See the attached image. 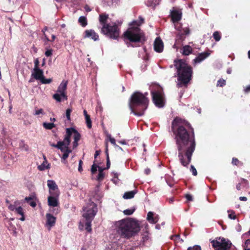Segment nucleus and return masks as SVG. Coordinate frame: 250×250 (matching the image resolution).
Masks as SVG:
<instances>
[{"instance_id": "obj_1", "label": "nucleus", "mask_w": 250, "mask_h": 250, "mask_svg": "<svg viewBox=\"0 0 250 250\" xmlns=\"http://www.w3.org/2000/svg\"><path fill=\"white\" fill-rule=\"evenodd\" d=\"M186 126H190L189 124L180 118H176L172 123L176 135L179 160L184 167H187L190 162L195 146L194 134L190 136Z\"/></svg>"}, {"instance_id": "obj_2", "label": "nucleus", "mask_w": 250, "mask_h": 250, "mask_svg": "<svg viewBox=\"0 0 250 250\" xmlns=\"http://www.w3.org/2000/svg\"><path fill=\"white\" fill-rule=\"evenodd\" d=\"M114 227L117 234L121 237L125 238H130L139 230L138 222L131 219L117 221L114 224Z\"/></svg>"}, {"instance_id": "obj_3", "label": "nucleus", "mask_w": 250, "mask_h": 250, "mask_svg": "<svg viewBox=\"0 0 250 250\" xmlns=\"http://www.w3.org/2000/svg\"><path fill=\"white\" fill-rule=\"evenodd\" d=\"M72 135L73 136L74 138V142L73 143V148H75L78 146V141L80 140L81 135L73 128H66V135L63 140L58 142V146H57L63 153L62 156V159L63 161H65L68 158L69 153L71 152V150L69 149L68 146L71 142L70 138ZM63 163H65V162L64 161Z\"/></svg>"}, {"instance_id": "obj_4", "label": "nucleus", "mask_w": 250, "mask_h": 250, "mask_svg": "<svg viewBox=\"0 0 250 250\" xmlns=\"http://www.w3.org/2000/svg\"><path fill=\"white\" fill-rule=\"evenodd\" d=\"M174 65L177 70L179 82L177 83L178 87H182L187 84L191 79L192 71L191 67L183 60L174 61Z\"/></svg>"}, {"instance_id": "obj_5", "label": "nucleus", "mask_w": 250, "mask_h": 250, "mask_svg": "<svg viewBox=\"0 0 250 250\" xmlns=\"http://www.w3.org/2000/svg\"><path fill=\"white\" fill-rule=\"evenodd\" d=\"M108 15H100L99 21L102 25V32L110 38L116 40L119 36V29L115 22H108Z\"/></svg>"}, {"instance_id": "obj_6", "label": "nucleus", "mask_w": 250, "mask_h": 250, "mask_svg": "<svg viewBox=\"0 0 250 250\" xmlns=\"http://www.w3.org/2000/svg\"><path fill=\"white\" fill-rule=\"evenodd\" d=\"M141 22L134 21L131 23L132 27H130L124 33V37L125 39L129 40L131 42H139L143 37V34L141 32L138 26L143 22V19H141Z\"/></svg>"}, {"instance_id": "obj_7", "label": "nucleus", "mask_w": 250, "mask_h": 250, "mask_svg": "<svg viewBox=\"0 0 250 250\" xmlns=\"http://www.w3.org/2000/svg\"><path fill=\"white\" fill-rule=\"evenodd\" d=\"M146 95L147 93H145L144 94L139 92L133 93L129 100V106L131 109L138 106L147 108L149 100L146 97Z\"/></svg>"}, {"instance_id": "obj_8", "label": "nucleus", "mask_w": 250, "mask_h": 250, "mask_svg": "<svg viewBox=\"0 0 250 250\" xmlns=\"http://www.w3.org/2000/svg\"><path fill=\"white\" fill-rule=\"evenodd\" d=\"M155 87V89H152L151 91L153 103L156 107L163 108L165 104V100L162 90L159 86H156Z\"/></svg>"}, {"instance_id": "obj_9", "label": "nucleus", "mask_w": 250, "mask_h": 250, "mask_svg": "<svg viewBox=\"0 0 250 250\" xmlns=\"http://www.w3.org/2000/svg\"><path fill=\"white\" fill-rule=\"evenodd\" d=\"M97 212V207L93 202L89 203L83 208V216L86 220L92 221Z\"/></svg>"}, {"instance_id": "obj_10", "label": "nucleus", "mask_w": 250, "mask_h": 250, "mask_svg": "<svg viewBox=\"0 0 250 250\" xmlns=\"http://www.w3.org/2000/svg\"><path fill=\"white\" fill-rule=\"evenodd\" d=\"M215 250H229L231 243L224 238H218L211 241Z\"/></svg>"}, {"instance_id": "obj_11", "label": "nucleus", "mask_w": 250, "mask_h": 250, "mask_svg": "<svg viewBox=\"0 0 250 250\" xmlns=\"http://www.w3.org/2000/svg\"><path fill=\"white\" fill-rule=\"evenodd\" d=\"M8 208L11 211H14L16 214L21 216V217L19 219L20 220L24 221L25 220L24 210L20 206L19 201H17L14 202L13 204H10Z\"/></svg>"}, {"instance_id": "obj_12", "label": "nucleus", "mask_w": 250, "mask_h": 250, "mask_svg": "<svg viewBox=\"0 0 250 250\" xmlns=\"http://www.w3.org/2000/svg\"><path fill=\"white\" fill-rule=\"evenodd\" d=\"M47 186L49 188V195L59 196L60 191L59 190L58 186L57 185L55 181L51 180H48L47 181Z\"/></svg>"}, {"instance_id": "obj_13", "label": "nucleus", "mask_w": 250, "mask_h": 250, "mask_svg": "<svg viewBox=\"0 0 250 250\" xmlns=\"http://www.w3.org/2000/svg\"><path fill=\"white\" fill-rule=\"evenodd\" d=\"M46 226L48 230L54 226L56 222V218L50 213H47L46 215Z\"/></svg>"}, {"instance_id": "obj_14", "label": "nucleus", "mask_w": 250, "mask_h": 250, "mask_svg": "<svg viewBox=\"0 0 250 250\" xmlns=\"http://www.w3.org/2000/svg\"><path fill=\"white\" fill-rule=\"evenodd\" d=\"M59 197L56 195H49L47 198L48 206L52 207H57L59 205Z\"/></svg>"}, {"instance_id": "obj_15", "label": "nucleus", "mask_w": 250, "mask_h": 250, "mask_svg": "<svg viewBox=\"0 0 250 250\" xmlns=\"http://www.w3.org/2000/svg\"><path fill=\"white\" fill-rule=\"evenodd\" d=\"M164 44L162 41L159 37L157 38L154 42V49L155 51L160 53L163 50Z\"/></svg>"}, {"instance_id": "obj_16", "label": "nucleus", "mask_w": 250, "mask_h": 250, "mask_svg": "<svg viewBox=\"0 0 250 250\" xmlns=\"http://www.w3.org/2000/svg\"><path fill=\"white\" fill-rule=\"evenodd\" d=\"M84 38H90L93 40L94 41H96L99 40L98 35L92 29L87 30L84 32Z\"/></svg>"}, {"instance_id": "obj_17", "label": "nucleus", "mask_w": 250, "mask_h": 250, "mask_svg": "<svg viewBox=\"0 0 250 250\" xmlns=\"http://www.w3.org/2000/svg\"><path fill=\"white\" fill-rule=\"evenodd\" d=\"M32 76H33L35 79L40 80L43 76V71L39 68H33V70L32 73Z\"/></svg>"}, {"instance_id": "obj_18", "label": "nucleus", "mask_w": 250, "mask_h": 250, "mask_svg": "<svg viewBox=\"0 0 250 250\" xmlns=\"http://www.w3.org/2000/svg\"><path fill=\"white\" fill-rule=\"evenodd\" d=\"M53 98L58 102H61L67 100V96L66 94H62L56 92L53 96Z\"/></svg>"}, {"instance_id": "obj_19", "label": "nucleus", "mask_w": 250, "mask_h": 250, "mask_svg": "<svg viewBox=\"0 0 250 250\" xmlns=\"http://www.w3.org/2000/svg\"><path fill=\"white\" fill-rule=\"evenodd\" d=\"M67 81L63 80L59 85L56 92L66 94L65 91L67 88Z\"/></svg>"}, {"instance_id": "obj_20", "label": "nucleus", "mask_w": 250, "mask_h": 250, "mask_svg": "<svg viewBox=\"0 0 250 250\" xmlns=\"http://www.w3.org/2000/svg\"><path fill=\"white\" fill-rule=\"evenodd\" d=\"M171 14L172 20L173 22H177L181 19L182 13L180 11L174 10L172 11Z\"/></svg>"}, {"instance_id": "obj_21", "label": "nucleus", "mask_w": 250, "mask_h": 250, "mask_svg": "<svg viewBox=\"0 0 250 250\" xmlns=\"http://www.w3.org/2000/svg\"><path fill=\"white\" fill-rule=\"evenodd\" d=\"M147 219L150 223L155 224L158 221V215L154 216L153 213L151 211H149L147 215Z\"/></svg>"}, {"instance_id": "obj_22", "label": "nucleus", "mask_w": 250, "mask_h": 250, "mask_svg": "<svg viewBox=\"0 0 250 250\" xmlns=\"http://www.w3.org/2000/svg\"><path fill=\"white\" fill-rule=\"evenodd\" d=\"M209 54L208 53H202L200 54L195 59L194 62L195 63H200L204 60H205L206 58H207L209 56Z\"/></svg>"}, {"instance_id": "obj_23", "label": "nucleus", "mask_w": 250, "mask_h": 250, "mask_svg": "<svg viewBox=\"0 0 250 250\" xmlns=\"http://www.w3.org/2000/svg\"><path fill=\"white\" fill-rule=\"evenodd\" d=\"M49 168L50 165L48 163L45 157H44L43 162L41 165L38 166V168L41 171H43L45 169H49Z\"/></svg>"}, {"instance_id": "obj_24", "label": "nucleus", "mask_w": 250, "mask_h": 250, "mask_svg": "<svg viewBox=\"0 0 250 250\" xmlns=\"http://www.w3.org/2000/svg\"><path fill=\"white\" fill-rule=\"evenodd\" d=\"M136 193H137V190H136L126 192L124 194L123 198L125 199H131L134 197V195Z\"/></svg>"}, {"instance_id": "obj_25", "label": "nucleus", "mask_w": 250, "mask_h": 250, "mask_svg": "<svg viewBox=\"0 0 250 250\" xmlns=\"http://www.w3.org/2000/svg\"><path fill=\"white\" fill-rule=\"evenodd\" d=\"M182 54L184 55H188L192 53V49L189 45H185L183 47Z\"/></svg>"}, {"instance_id": "obj_26", "label": "nucleus", "mask_w": 250, "mask_h": 250, "mask_svg": "<svg viewBox=\"0 0 250 250\" xmlns=\"http://www.w3.org/2000/svg\"><path fill=\"white\" fill-rule=\"evenodd\" d=\"M84 115L85 116L87 126L89 128H90L91 127V122L90 116L87 113L86 110H84Z\"/></svg>"}, {"instance_id": "obj_27", "label": "nucleus", "mask_w": 250, "mask_h": 250, "mask_svg": "<svg viewBox=\"0 0 250 250\" xmlns=\"http://www.w3.org/2000/svg\"><path fill=\"white\" fill-rule=\"evenodd\" d=\"M25 200L32 207L36 206V203L33 200L31 197H26Z\"/></svg>"}, {"instance_id": "obj_28", "label": "nucleus", "mask_w": 250, "mask_h": 250, "mask_svg": "<svg viewBox=\"0 0 250 250\" xmlns=\"http://www.w3.org/2000/svg\"><path fill=\"white\" fill-rule=\"evenodd\" d=\"M43 126L46 129H51L55 126L53 123H43Z\"/></svg>"}, {"instance_id": "obj_29", "label": "nucleus", "mask_w": 250, "mask_h": 250, "mask_svg": "<svg viewBox=\"0 0 250 250\" xmlns=\"http://www.w3.org/2000/svg\"><path fill=\"white\" fill-rule=\"evenodd\" d=\"M130 114H132L136 116H141L144 114V110H131Z\"/></svg>"}, {"instance_id": "obj_30", "label": "nucleus", "mask_w": 250, "mask_h": 250, "mask_svg": "<svg viewBox=\"0 0 250 250\" xmlns=\"http://www.w3.org/2000/svg\"><path fill=\"white\" fill-rule=\"evenodd\" d=\"M79 21L83 27H84L87 25L86 19L83 16H81L79 18Z\"/></svg>"}, {"instance_id": "obj_31", "label": "nucleus", "mask_w": 250, "mask_h": 250, "mask_svg": "<svg viewBox=\"0 0 250 250\" xmlns=\"http://www.w3.org/2000/svg\"><path fill=\"white\" fill-rule=\"evenodd\" d=\"M213 37L216 42H218L220 40L221 36L219 32L218 31H215L213 33Z\"/></svg>"}, {"instance_id": "obj_32", "label": "nucleus", "mask_w": 250, "mask_h": 250, "mask_svg": "<svg viewBox=\"0 0 250 250\" xmlns=\"http://www.w3.org/2000/svg\"><path fill=\"white\" fill-rule=\"evenodd\" d=\"M40 82L43 84L50 83L52 80L51 79H45L44 76L40 80Z\"/></svg>"}, {"instance_id": "obj_33", "label": "nucleus", "mask_w": 250, "mask_h": 250, "mask_svg": "<svg viewBox=\"0 0 250 250\" xmlns=\"http://www.w3.org/2000/svg\"><path fill=\"white\" fill-rule=\"evenodd\" d=\"M86 222L85 223V229L88 231L90 232L91 231V223L92 221L89 220H86Z\"/></svg>"}, {"instance_id": "obj_34", "label": "nucleus", "mask_w": 250, "mask_h": 250, "mask_svg": "<svg viewBox=\"0 0 250 250\" xmlns=\"http://www.w3.org/2000/svg\"><path fill=\"white\" fill-rule=\"evenodd\" d=\"M20 148L21 150H24V151H28L29 149L28 146L24 143V142H22L20 144Z\"/></svg>"}, {"instance_id": "obj_35", "label": "nucleus", "mask_w": 250, "mask_h": 250, "mask_svg": "<svg viewBox=\"0 0 250 250\" xmlns=\"http://www.w3.org/2000/svg\"><path fill=\"white\" fill-rule=\"evenodd\" d=\"M135 211V208L127 209L124 211V213L126 215H131Z\"/></svg>"}, {"instance_id": "obj_36", "label": "nucleus", "mask_w": 250, "mask_h": 250, "mask_svg": "<svg viewBox=\"0 0 250 250\" xmlns=\"http://www.w3.org/2000/svg\"><path fill=\"white\" fill-rule=\"evenodd\" d=\"M226 84V81L224 79H220L217 82V86H220L221 87L223 86Z\"/></svg>"}, {"instance_id": "obj_37", "label": "nucleus", "mask_w": 250, "mask_h": 250, "mask_svg": "<svg viewBox=\"0 0 250 250\" xmlns=\"http://www.w3.org/2000/svg\"><path fill=\"white\" fill-rule=\"evenodd\" d=\"M107 137L109 139V141L111 142L112 144H113L115 146H117V145L116 144L115 140L113 138H112L110 134L107 135Z\"/></svg>"}, {"instance_id": "obj_38", "label": "nucleus", "mask_w": 250, "mask_h": 250, "mask_svg": "<svg viewBox=\"0 0 250 250\" xmlns=\"http://www.w3.org/2000/svg\"><path fill=\"white\" fill-rule=\"evenodd\" d=\"M244 247L246 250H250V240H247L245 242Z\"/></svg>"}, {"instance_id": "obj_39", "label": "nucleus", "mask_w": 250, "mask_h": 250, "mask_svg": "<svg viewBox=\"0 0 250 250\" xmlns=\"http://www.w3.org/2000/svg\"><path fill=\"white\" fill-rule=\"evenodd\" d=\"M104 177V173H103V171H100V172H99L97 178V180L99 181H101L103 179Z\"/></svg>"}, {"instance_id": "obj_40", "label": "nucleus", "mask_w": 250, "mask_h": 250, "mask_svg": "<svg viewBox=\"0 0 250 250\" xmlns=\"http://www.w3.org/2000/svg\"><path fill=\"white\" fill-rule=\"evenodd\" d=\"M190 171L192 172L193 175L196 176L197 174V172L196 168L193 165L190 167Z\"/></svg>"}, {"instance_id": "obj_41", "label": "nucleus", "mask_w": 250, "mask_h": 250, "mask_svg": "<svg viewBox=\"0 0 250 250\" xmlns=\"http://www.w3.org/2000/svg\"><path fill=\"white\" fill-rule=\"evenodd\" d=\"M52 55V49H47L45 52V55L46 57H50Z\"/></svg>"}, {"instance_id": "obj_42", "label": "nucleus", "mask_w": 250, "mask_h": 250, "mask_svg": "<svg viewBox=\"0 0 250 250\" xmlns=\"http://www.w3.org/2000/svg\"><path fill=\"white\" fill-rule=\"evenodd\" d=\"M107 151H108V149H107V148H106V154H107V167L106 168H109V167H110V161H109V156H108V153H107Z\"/></svg>"}, {"instance_id": "obj_43", "label": "nucleus", "mask_w": 250, "mask_h": 250, "mask_svg": "<svg viewBox=\"0 0 250 250\" xmlns=\"http://www.w3.org/2000/svg\"><path fill=\"white\" fill-rule=\"evenodd\" d=\"M97 166L94 164L92 166L91 171L92 173H94L97 171Z\"/></svg>"}, {"instance_id": "obj_44", "label": "nucleus", "mask_w": 250, "mask_h": 250, "mask_svg": "<svg viewBox=\"0 0 250 250\" xmlns=\"http://www.w3.org/2000/svg\"><path fill=\"white\" fill-rule=\"evenodd\" d=\"M39 61L38 58L36 59V60L34 61V68H38L39 67Z\"/></svg>"}, {"instance_id": "obj_45", "label": "nucleus", "mask_w": 250, "mask_h": 250, "mask_svg": "<svg viewBox=\"0 0 250 250\" xmlns=\"http://www.w3.org/2000/svg\"><path fill=\"white\" fill-rule=\"evenodd\" d=\"M71 110H66V117L68 121H70V113Z\"/></svg>"}, {"instance_id": "obj_46", "label": "nucleus", "mask_w": 250, "mask_h": 250, "mask_svg": "<svg viewBox=\"0 0 250 250\" xmlns=\"http://www.w3.org/2000/svg\"><path fill=\"white\" fill-rule=\"evenodd\" d=\"M229 217L231 219H235L236 218V215L234 212H231L229 214Z\"/></svg>"}, {"instance_id": "obj_47", "label": "nucleus", "mask_w": 250, "mask_h": 250, "mask_svg": "<svg viewBox=\"0 0 250 250\" xmlns=\"http://www.w3.org/2000/svg\"><path fill=\"white\" fill-rule=\"evenodd\" d=\"M82 164H83V162L82 160H80L79 163V167H78V170L80 172H81L83 170Z\"/></svg>"}, {"instance_id": "obj_48", "label": "nucleus", "mask_w": 250, "mask_h": 250, "mask_svg": "<svg viewBox=\"0 0 250 250\" xmlns=\"http://www.w3.org/2000/svg\"><path fill=\"white\" fill-rule=\"evenodd\" d=\"M183 33L185 34V35H188L190 33V30L188 28H185L183 29Z\"/></svg>"}, {"instance_id": "obj_49", "label": "nucleus", "mask_w": 250, "mask_h": 250, "mask_svg": "<svg viewBox=\"0 0 250 250\" xmlns=\"http://www.w3.org/2000/svg\"><path fill=\"white\" fill-rule=\"evenodd\" d=\"M238 163H239V161H238V160L237 159H236V158H233L232 159V163L233 165H237Z\"/></svg>"}, {"instance_id": "obj_50", "label": "nucleus", "mask_w": 250, "mask_h": 250, "mask_svg": "<svg viewBox=\"0 0 250 250\" xmlns=\"http://www.w3.org/2000/svg\"><path fill=\"white\" fill-rule=\"evenodd\" d=\"M186 198L188 201H192V197L190 194H187L186 195Z\"/></svg>"}, {"instance_id": "obj_51", "label": "nucleus", "mask_w": 250, "mask_h": 250, "mask_svg": "<svg viewBox=\"0 0 250 250\" xmlns=\"http://www.w3.org/2000/svg\"><path fill=\"white\" fill-rule=\"evenodd\" d=\"M244 91L246 93H248L250 91V85H248L244 89Z\"/></svg>"}, {"instance_id": "obj_52", "label": "nucleus", "mask_w": 250, "mask_h": 250, "mask_svg": "<svg viewBox=\"0 0 250 250\" xmlns=\"http://www.w3.org/2000/svg\"><path fill=\"white\" fill-rule=\"evenodd\" d=\"M193 250H201V249L199 246H195L193 247Z\"/></svg>"}, {"instance_id": "obj_53", "label": "nucleus", "mask_w": 250, "mask_h": 250, "mask_svg": "<svg viewBox=\"0 0 250 250\" xmlns=\"http://www.w3.org/2000/svg\"><path fill=\"white\" fill-rule=\"evenodd\" d=\"M145 172L146 174L148 175V174H149L150 173V170L149 168H147L145 169Z\"/></svg>"}, {"instance_id": "obj_54", "label": "nucleus", "mask_w": 250, "mask_h": 250, "mask_svg": "<svg viewBox=\"0 0 250 250\" xmlns=\"http://www.w3.org/2000/svg\"><path fill=\"white\" fill-rule=\"evenodd\" d=\"M40 114H42V110H36V112L34 113L36 115H38Z\"/></svg>"}, {"instance_id": "obj_55", "label": "nucleus", "mask_w": 250, "mask_h": 250, "mask_svg": "<svg viewBox=\"0 0 250 250\" xmlns=\"http://www.w3.org/2000/svg\"><path fill=\"white\" fill-rule=\"evenodd\" d=\"M239 199L241 201H246L247 200V197H244V196L240 197Z\"/></svg>"}, {"instance_id": "obj_56", "label": "nucleus", "mask_w": 250, "mask_h": 250, "mask_svg": "<svg viewBox=\"0 0 250 250\" xmlns=\"http://www.w3.org/2000/svg\"><path fill=\"white\" fill-rule=\"evenodd\" d=\"M119 143L122 145H126V142L125 140L119 141Z\"/></svg>"}, {"instance_id": "obj_57", "label": "nucleus", "mask_w": 250, "mask_h": 250, "mask_svg": "<svg viewBox=\"0 0 250 250\" xmlns=\"http://www.w3.org/2000/svg\"><path fill=\"white\" fill-rule=\"evenodd\" d=\"M51 38H52V40H50V41L53 42V41L55 40V39L56 38V36L54 35H52L51 36Z\"/></svg>"}, {"instance_id": "obj_58", "label": "nucleus", "mask_w": 250, "mask_h": 250, "mask_svg": "<svg viewBox=\"0 0 250 250\" xmlns=\"http://www.w3.org/2000/svg\"><path fill=\"white\" fill-rule=\"evenodd\" d=\"M105 2H107L108 4L112 2L113 0H104Z\"/></svg>"}, {"instance_id": "obj_59", "label": "nucleus", "mask_w": 250, "mask_h": 250, "mask_svg": "<svg viewBox=\"0 0 250 250\" xmlns=\"http://www.w3.org/2000/svg\"><path fill=\"white\" fill-rule=\"evenodd\" d=\"M44 37H45V39H44L45 41H47V42L50 41V40H49V39L46 37L45 34H44Z\"/></svg>"}, {"instance_id": "obj_60", "label": "nucleus", "mask_w": 250, "mask_h": 250, "mask_svg": "<svg viewBox=\"0 0 250 250\" xmlns=\"http://www.w3.org/2000/svg\"><path fill=\"white\" fill-rule=\"evenodd\" d=\"M99 153L98 151H96L95 153V155H94L95 158L97 157L99 155Z\"/></svg>"}, {"instance_id": "obj_61", "label": "nucleus", "mask_w": 250, "mask_h": 250, "mask_svg": "<svg viewBox=\"0 0 250 250\" xmlns=\"http://www.w3.org/2000/svg\"><path fill=\"white\" fill-rule=\"evenodd\" d=\"M98 170H99V172L100 171H103V170L104 169L102 167H98Z\"/></svg>"}, {"instance_id": "obj_62", "label": "nucleus", "mask_w": 250, "mask_h": 250, "mask_svg": "<svg viewBox=\"0 0 250 250\" xmlns=\"http://www.w3.org/2000/svg\"><path fill=\"white\" fill-rule=\"evenodd\" d=\"M45 59H43V62H42V66H43L44 64H45Z\"/></svg>"}, {"instance_id": "obj_63", "label": "nucleus", "mask_w": 250, "mask_h": 250, "mask_svg": "<svg viewBox=\"0 0 250 250\" xmlns=\"http://www.w3.org/2000/svg\"><path fill=\"white\" fill-rule=\"evenodd\" d=\"M231 70H230V69H228V70H227V73H228V74H230V73H231Z\"/></svg>"}, {"instance_id": "obj_64", "label": "nucleus", "mask_w": 250, "mask_h": 250, "mask_svg": "<svg viewBox=\"0 0 250 250\" xmlns=\"http://www.w3.org/2000/svg\"><path fill=\"white\" fill-rule=\"evenodd\" d=\"M248 56H249V58L250 59V50L249 51V52H248Z\"/></svg>"}]
</instances>
